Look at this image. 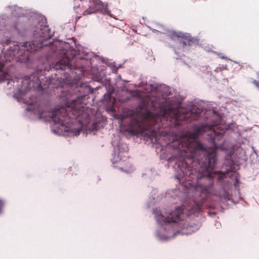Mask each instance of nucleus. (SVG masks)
I'll return each mask as SVG.
<instances>
[{"label":"nucleus","mask_w":259,"mask_h":259,"mask_svg":"<svg viewBox=\"0 0 259 259\" xmlns=\"http://www.w3.org/2000/svg\"><path fill=\"white\" fill-rule=\"evenodd\" d=\"M53 33L49 28L48 25H41L39 27L36 28L33 31L34 39L31 42H26L21 43L18 45L17 42V46L20 48V46L24 48H29V49H42L45 47H49L50 49H65L67 48L68 44L55 40L51 41V38Z\"/></svg>","instance_id":"nucleus-5"},{"label":"nucleus","mask_w":259,"mask_h":259,"mask_svg":"<svg viewBox=\"0 0 259 259\" xmlns=\"http://www.w3.org/2000/svg\"><path fill=\"white\" fill-rule=\"evenodd\" d=\"M101 101L106 106L110 107H113V102L112 100L110 93L107 92L105 93L101 99Z\"/></svg>","instance_id":"nucleus-16"},{"label":"nucleus","mask_w":259,"mask_h":259,"mask_svg":"<svg viewBox=\"0 0 259 259\" xmlns=\"http://www.w3.org/2000/svg\"><path fill=\"white\" fill-rule=\"evenodd\" d=\"M161 94L162 98L166 99L165 104L157 113L155 123L150 130H146L143 133L144 137L150 139L152 142L159 143L162 135L170 134L173 127L179 126L183 121L191 122L197 120L203 111L194 104H191L187 109L182 108L181 103L176 100H167L171 94L170 88L164 84H159L157 92Z\"/></svg>","instance_id":"nucleus-2"},{"label":"nucleus","mask_w":259,"mask_h":259,"mask_svg":"<svg viewBox=\"0 0 259 259\" xmlns=\"http://www.w3.org/2000/svg\"><path fill=\"white\" fill-rule=\"evenodd\" d=\"M11 42V41L10 39H7L6 41L5 42L3 40H0V44L4 45V44L9 45L10 44Z\"/></svg>","instance_id":"nucleus-25"},{"label":"nucleus","mask_w":259,"mask_h":259,"mask_svg":"<svg viewBox=\"0 0 259 259\" xmlns=\"http://www.w3.org/2000/svg\"><path fill=\"white\" fill-rule=\"evenodd\" d=\"M105 76V70L103 68H98L97 69L94 70L92 78L95 81L102 82L106 79Z\"/></svg>","instance_id":"nucleus-14"},{"label":"nucleus","mask_w":259,"mask_h":259,"mask_svg":"<svg viewBox=\"0 0 259 259\" xmlns=\"http://www.w3.org/2000/svg\"><path fill=\"white\" fill-rule=\"evenodd\" d=\"M174 52L177 55L176 58L177 59H182V56H184L183 52H184V50H174Z\"/></svg>","instance_id":"nucleus-20"},{"label":"nucleus","mask_w":259,"mask_h":259,"mask_svg":"<svg viewBox=\"0 0 259 259\" xmlns=\"http://www.w3.org/2000/svg\"><path fill=\"white\" fill-rule=\"evenodd\" d=\"M4 202L3 201L0 200V214L3 212V208L4 206Z\"/></svg>","instance_id":"nucleus-24"},{"label":"nucleus","mask_w":259,"mask_h":259,"mask_svg":"<svg viewBox=\"0 0 259 259\" xmlns=\"http://www.w3.org/2000/svg\"><path fill=\"white\" fill-rule=\"evenodd\" d=\"M55 77L53 75L49 77H45L42 79V81H40L38 77L34 74H30L25 76L22 83H26V85L23 87L19 88L18 93L20 95H25L28 91L31 89V85L33 90L38 92L44 91H48L50 86L53 85V87L58 88L61 85L63 78L57 76L58 73H55Z\"/></svg>","instance_id":"nucleus-6"},{"label":"nucleus","mask_w":259,"mask_h":259,"mask_svg":"<svg viewBox=\"0 0 259 259\" xmlns=\"http://www.w3.org/2000/svg\"><path fill=\"white\" fill-rule=\"evenodd\" d=\"M234 62L235 63H236V64H238V62H237V61H234Z\"/></svg>","instance_id":"nucleus-34"},{"label":"nucleus","mask_w":259,"mask_h":259,"mask_svg":"<svg viewBox=\"0 0 259 259\" xmlns=\"http://www.w3.org/2000/svg\"><path fill=\"white\" fill-rule=\"evenodd\" d=\"M239 199L242 200V199H243V198L241 197L240 196L239 197Z\"/></svg>","instance_id":"nucleus-35"},{"label":"nucleus","mask_w":259,"mask_h":259,"mask_svg":"<svg viewBox=\"0 0 259 259\" xmlns=\"http://www.w3.org/2000/svg\"><path fill=\"white\" fill-rule=\"evenodd\" d=\"M30 50H1L0 52V82L9 79V73L5 69V63L15 59L17 61L27 63L30 61Z\"/></svg>","instance_id":"nucleus-7"},{"label":"nucleus","mask_w":259,"mask_h":259,"mask_svg":"<svg viewBox=\"0 0 259 259\" xmlns=\"http://www.w3.org/2000/svg\"><path fill=\"white\" fill-rule=\"evenodd\" d=\"M120 169H121V170L123 171H124L125 172H128V170H125L122 167H120Z\"/></svg>","instance_id":"nucleus-28"},{"label":"nucleus","mask_w":259,"mask_h":259,"mask_svg":"<svg viewBox=\"0 0 259 259\" xmlns=\"http://www.w3.org/2000/svg\"><path fill=\"white\" fill-rule=\"evenodd\" d=\"M157 192H158V191H157V189H153L152 190V191L151 192L152 198H151L150 197L149 199L150 200L152 199V200H150L147 202V205L148 208H149L152 204L154 203L155 197H154L153 195H156L157 193Z\"/></svg>","instance_id":"nucleus-17"},{"label":"nucleus","mask_w":259,"mask_h":259,"mask_svg":"<svg viewBox=\"0 0 259 259\" xmlns=\"http://www.w3.org/2000/svg\"><path fill=\"white\" fill-rule=\"evenodd\" d=\"M139 108L140 109H142L143 107H142V106L141 105H140L139 106Z\"/></svg>","instance_id":"nucleus-31"},{"label":"nucleus","mask_w":259,"mask_h":259,"mask_svg":"<svg viewBox=\"0 0 259 259\" xmlns=\"http://www.w3.org/2000/svg\"><path fill=\"white\" fill-rule=\"evenodd\" d=\"M218 55H219V57L222 58V59H226V60H230V61H232V60L231 59L227 58V57H226L225 55L222 54L221 53L218 54Z\"/></svg>","instance_id":"nucleus-23"},{"label":"nucleus","mask_w":259,"mask_h":259,"mask_svg":"<svg viewBox=\"0 0 259 259\" xmlns=\"http://www.w3.org/2000/svg\"><path fill=\"white\" fill-rule=\"evenodd\" d=\"M49 54L46 55V59L51 61V58H57L55 63H51V70H54L61 75L67 78L70 76V72L72 69V63L74 59H84L87 61L88 67L92 68L91 59L87 56L88 53L83 51V56L80 55V51L84 50H50Z\"/></svg>","instance_id":"nucleus-4"},{"label":"nucleus","mask_w":259,"mask_h":259,"mask_svg":"<svg viewBox=\"0 0 259 259\" xmlns=\"http://www.w3.org/2000/svg\"><path fill=\"white\" fill-rule=\"evenodd\" d=\"M159 84H158L154 81H151L149 83L144 81L140 82L138 87H141L145 86V90L147 93L156 92Z\"/></svg>","instance_id":"nucleus-15"},{"label":"nucleus","mask_w":259,"mask_h":259,"mask_svg":"<svg viewBox=\"0 0 259 259\" xmlns=\"http://www.w3.org/2000/svg\"><path fill=\"white\" fill-rule=\"evenodd\" d=\"M89 7L84 12V15L91 14L101 11L103 14L111 16V11L108 9L107 5H105L100 0H90Z\"/></svg>","instance_id":"nucleus-8"},{"label":"nucleus","mask_w":259,"mask_h":259,"mask_svg":"<svg viewBox=\"0 0 259 259\" xmlns=\"http://www.w3.org/2000/svg\"><path fill=\"white\" fill-rule=\"evenodd\" d=\"M14 97L16 99L18 100V101H19V98L18 97H17L16 95H15Z\"/></svg>","instance_id":"nucleus-30"},{"label":"nucleus","mask_w":259,"mask_h":259,"mask_svg":"<svg viewBox=\"0 0 259 259\" xmlns=\"http://www.w3.org/2000/svg\"><path fill=\"white\" fill-rule=\"evenodd\" d=\"M230 171H231V170L228 169L226 170V172H227V173H229Z\"/></svg>","instance_id":"nucleus-32"},{"label":"nucleus","mask_w":259,"mask_h":259,"mask_svg":"<svg viewBox=\"0 0 259 259\" xmlns=\"http://www.w3.org/2000/svg\"><path fill=\"white\" fill-rule=\"evenodd\" d=\"M33 51H34L35 52L36 51H38V50H36V49H35V50H33Z\"/></svg>","instance_id":"nucleus-36"},{"label":"nucleus","mask_w":259,"mask_h":259,"mask_svg":"<svg viewBox=\"0 0 259 259\" xmlns=\"http://www.w3.org/2000/svg\"><path fill=\"white\" fill-rule=\"evenodd\" d=\"M13 28L14 31L18 34H20L21 33L20 30L19 28V25L16 23L13 26Z\"/></svg>","instance_id":"nucleus-22"},{"label":"nucleus","mask_w":259,"mask_h":259,"mask_svg":"<svg viewBox=\"0 0 259 259\" xmlns=\"http://www.w3.org/2000/svg\"><path fill=\"white\" fill-rule=\"evenodd\" d=\"M72 41L74 42V45H75V47L76 48H77V49H78V47L76 45V41H75V39H72Z\"/></svg>","instance_id":"nucleus-27"},{"label":"nucleus","mask_w":259,"mask_h":259,"mask_svg":"<svg viewBox=\"0 0 259 259\" xmlns=\"http://www.w3.org/2000/svg\"><path fill=\"white\" fill-rule=\"evenodd\" d=\"M235 182L237 183L238 182V180L236 179Z\"/></svg>","instance_id":"nucleus-38"},{"label":"nucleus","mask_w":259,"mask_h":259,"mask_svg":"<svg viewBox=\"0 0 259 259\" xmlns=\"http://www.w3.org/2000/svg\"><path fill=\"white\" fill-rule=\"evenodd\" d=\"M91 89L90 86H80L71 91L63 93L65 107L55 109L51 113L53 124L51 126L53 133L58 136H64L69 132L66 128L72 124L74 119L80 114L82 108L87 103V100Z\"/></svg>","instance_id":"nucleus-3"},{"label":"nucleus","mask_w":259,"mask_h":259,"mask_svg":"<svg viewBox=\"0 0 259 259\" xmlns=\"http://www.w3.org/2000/svg\"><path fill=\"white\" fill-rule=\"evenodd\" d=\"M9 49H12V47H10Z\"/></svg>","instance_id":"nucleus-39"},{"label":"nucleus","mask_w":259,"mask_h":259,"mask_svg":"<svg viewBox=\"0 0 259 259\" xmlns=\"http://www.w3.org/2000/svg\"><path fill=\"white\" fill-rule=\"evenodd\" d=\"M112 146L114 147V150L112 162L113 163H115L121 159L120 154L127 152L128 148L126 144L119 142H115V141H114L112 143Z\"/></svg>","instance_id":"nucleus-10"},{"label":"nucleus","mask_w":259,"mask_h":259,"mask_svg":"<svg viewBox=\"0 0 259 259\" xmlns=\"http://www.w3.org/2000/svg\"><path fill=\"white\" fill-rule=\"evenodd\" d=\"M222 197L226 200L231 201V202H233V203L235 204L236 203L232 199V196L229 194V193L225 190L224 191L223 194L222 195Z\"/></svg>","instance_id":"nucleus-18"},{"label":"nucleus","mask_w":259,"mask_h":259,"mask_svg":"<svg viewBox=\"0 0 259 259\" xmlns=\"http://www.w3.org/2000/svg\"><path fill=\"white\" fill-rule=\"evenodd\" d=\"M109 65L110 66V68H111L112 72L114 73H116L117 71V70L122 67V64H119L117 65L115 64V63L114 62L110 63Z\"/></svg>","instance_id":"nucleus-19"},{"label":"nucleus","mask_w":259,"mask_h":259,"mask_svg":"<svg viewBox=\"0 0 259 259\" xmlns=\"http://www.w3.org/2000/svg\"><path fill=\"white\" fill-rule=\"evenodd\" d=\"M33 96H32L30 97V103H28V106L26 108V110L30 112V114H33L34 115L36 116V118L40 119L43 117V114L44 111L43 110L36 109L35 105L33 104Z\"/></svg>","instance_id":"nucleus-13"},{"label":"nucleus","mask_w":259,"mask_h":259,"mask_svg":"<svg viewBox=\"0 0 259 259\" xmlns=\"http://www.w3.org/2000/svg\"><path fill=\"white\" fill-rule=\"evenodd\" d=\"M162 156H163L162 155H161V157L162 159L163 158V157H162Z\"/></svg>","instance_id":"nucleus-37"},{"label":"nucleus","mask_w":259,"mask_h":259,"mask_svg":"<svg viewBox=\"0 0 259 259\" xmlns=\"http://www.w3.org/2000/svg\"><path fill=\"white\" fill-rule=\"evenodd\" d=\"M211 125L207 123L194 124L192 126V135L197 137L203 135L207 130L211 129Z\"/></svg>","instance_id":"nucleus-12"},{"label":"nucleus","mask_w":259,"mask_h":259,"mask_svg":"<svg viewBox=\"0 0 259 259\" xmlns=\"http://www.w3.org/2000/svg\"><path fill=\"white\" fill-rule=\"evenodd\" d=\"M80 132L81 129L79 128H74L73 130H71V134L75 136H78L80 134Z\"/></svg>","instance_id":"nucleus-21"},{"label":"nucleus","mask_w":259,"mask_h":259,"mask_svg":"<svg viewBox=\"0 0 259 259\" xmlns=\"http://www.w3.org/2000/svg\"><path fill=\"white\" fill-rule=\"evenodd\" d=\"M224 134L223 133L212 131L207 135V140L214 147L223 145L224 143Z\"/></svg>","instance_id":"nucleus-11"},{"label":"nucleus","mask_w":259,"mask_h":259,"mask_svg":"<svg viewBox=\"0 0 259 259\" xmlns=\"http://www.w3.org/2000/svg\"><path fill=\"white\" fill-rule=\"evenodd\" d=\"M69 49H74V47L73 46H71V47H69Z\"/></svg>","instance_id":"nucleus-33"},{"label":"nucleus","mask_w":259,"mask_h":259,"mask_svg":"<svg viewBox=\"0 0 259 259\" xmlns=\"http://www.w3.org/2000/svg\"><path fill=\"white\" fill-rule=\"evenodd\" d=\"M165 144L176 155L166 157L169 166L176 174L178 188L168 192V195L182 202L174 210L162 211L157 208L153 213L158 225L155 234L161 241H166L179 234L190 235L200 228L199 224L188 223L186 217L198 213L201 206L213 193V175L209 168L215 167L216 154L209 152L199 141L186 142L172 138Z\"/></svg>","instance_id":"nucleus-1"},{"label":"nucleus","mask_w":259,"mask_h":259,"mask_svg":"<svg viewBox=\"0 0 259 259\" xmlns=\"http://www.w3.org/2000/svg\"><path fill=\"white\" fill-rule=\"evenodd\" d=\"M252 82L254 84H255L257 87L259 88V81H257L256 80H254Z\"/></svg>","instance_id":"nucleus-26"},{"label":"nucleus","mask_w":259,"mask_h":259,"mask_svg":"<svg viewBox=\"0 0 259 259\" xmlns=\"http://www.w3.org/2000/svg\"><path fill=\"white\" fill-rule=\"evenodd\" d=\"M257 73L258 75H259V72H257Z\"/></svg>","instance_id":"nucleus-40"},{"label":"nucleus","mask_w":259,"mask_h":259,"mask_svg":"<svg viewBox=\"0 0 259 259\" xmlns=\"http://www.w3.org/2000/svg\"><path fill=\"white\" fill-rule=\"evenodd\" d=\"M207 51H208V52H212V53H216V52H215V51H213L212 50L208 49V50H207Z\"/></svg>","instance_id":"nucleus-29"},{"label":"nucleus","mask_w":259,"mask_h":259,"mask_svg":"<svg viewBox=\"0 0 259 259\" xmlns=\"http://www.w3.org/2000/svg\"><path fill=\"white\" fill-rule=\"evenodd\" d=\"M170 36L174 39H177L184 48L192 47L193 45L197 44L199 41L197 38L192 37L188 33L173 32Z\"/></svg>","instance_id":"nucleus-9"}]
</instances>
